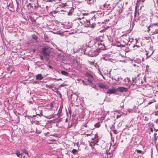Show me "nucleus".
I'll return each mask as SVG.
<instances>
[{"mask_svg":"<svg viewBox=\"0 0 158 158\" xmlns=\"http://www.w3.org/2000/svg\"><path fill=\"white\" fill-rule=\"evenodd\" d=\"M43 78L42 75L41 74H39L36 76V80L40 81Z\"/></svg>","mask_w":158,"mask_h":158,"instance_id":"6e6552de","label":"nucleus"},{"mask_svg":"<svg viewBox=\"0 0 158 158\" xmlns=\"http://www.w3.org/2000/svg\"><path fill=\"white\" fill-rule=\"evenodd\" d=\"M47 106H49L50 107V109H51V110L52 109V108L53 107V104L52 103H51L49 105H48Z\"/></svg>","mask_w":158,"mask_h":158,"instance_id":"6ab92c4d","label":"nucleus"},{"mask_svg":"<svg viewBox=\"0 0 158 158\" xmlns=\"http://www.w3.org/2000/svg\"><path fill=\"white\" fill-rule=\"evenodd\" d=\"M110 5V4H108V5H107L106 4H105L103 5V6L104 7H107V8L108 6L107 7V6H109Z\"/></svg>","mask_w":158,"mask_h":158,"instance_id":"a878e982","label":"nucleus"},{"mask_svg":"<svg viewBox=\"0 0 158 158\" xmlns=\"http://www.w3.org/2000/svg\"><path fill=\"white\" fill-rule=\"evenodd\" d=\"M55 141H56V140L55 139H52V140H51V141H52L53 142Z\"/></svg>","mask_w":158,"mask_h":158,"instance_id":"79ce46f5","label":"nucleus"},{"mask_svg":"<svg viewBox=\"0 0 158 158\" xmlns=\"http://www.w3.org/2000/svg\"><path fill=\"white\" fill-rule=\"evenodd\" d=\"M152 102H149L148 103V105H150V104H152Z\"/></svg>","mask_w":158,"mask_h":158,"instance_id":"ea45409f","label":"nucleus"},{"mask_svg":"<svg viewBox=\"0 0 158 158\" xmlns=\"http://www.w3.org/2000/svg\"><path fill=\"white\" fill-rule=\"evenodd\" d=\"M58 12V11L56 10L53 11L52 12H51L50 13V14H56Z\"/></svg>","mask_w":158,"mask_h":158,"instance_id":"5701e85b","label":"nucleus"},{"mask_svg":"<svg viewBox=\"0 0 158 158\" xmlns=\"http://www.w3.org/2000/svg\"><path fill=\"white\" fill-rule=\"evenodd\" d=\"M96 1V0L94 1V0H88L87 2L89 4L94 5V4Z\"/></svg>","mask_w":158,"mask_h":158,"instance_id":"9b49d317","label":"nucleus"},{"mask_svg":"<svg viewBox=\"0 0 158 158\" xmlns=\"http://www.w3.org/2000/svg\"><path fill=\"white\" fill-rule=\"evenodd\" d=\"M22 151H23V152H24L27 155H28V157H29V158H30V156H29V154L28 153V152L26 150V149H23L22 150Z\"/></svg>","mask_w":158,"mask_h":158,"instance_id":"f3484780","label":"nucleus"},{"mask_svg":"<svg viewBox=\"0 0 158 158\" xmlns=\"http://www.w3.org/2000/svg\"><path fill=\"white\" fill-rule=\"evenodd\" d=\"M155 13L158 15V7H156L154 11Z\"/></svg>","mask_w":158,"mask_h":158,"instance_id":"412c9836","label":"nucleus"},{"mask_svg":"<svg viewBox=\"0 0 158 158\" xmlns=\"http://www.w3.org/2000/svg\"><path fill=\"white\" fill-rule=\"evenodd\" d=\"M73 65L75 67H77L78 65V63L77 61L74 60L73 61Z\"/></svg>","mask_w":158,"mask_h":158,"instance_id":"f8f14e48","label":"nucleus"},{"mask_svg":"<svg viewBox=\"0 0 158 158\" xmlns=\"http://www.w3.org/2000/svg\"><path fill=\"white\" fill-rule=\"evenodd\" d=\"M150 131L152 132H153V129L152 128H151L150 129Z\"/></svg>","mask_w":158,"mask_h":158,"instance_id":"f704fd0d","label":"nucleus"},{"mask_svg":"<svg viewBox=\"0 0 158 158\" xmlns=\"http://www.w3.org/2000/svg\"><path fill=\"white\" fill-rule=\"evenodd\" d=\"M60 6L61 8H64L65 6H67V4L66 3H62L60 5Z\"/></svg>","mask_w":158,"mask_h":158,"instance_id":"a211bd4d","label":"nucleus"},{"mask_svg":"<svg viewBox=\"0 0 158 158\" xmlns=\"http://www.w3.org/2000/svg\"><path fill=\"white\" fill-rule=\"evenodd\" d=\"M134 47H136L137 48H135V49L137 50L138 52H141L142 50V48L141 46H138L135 45L134 46Z\"/></svg>","mask_w":158,"mask_h":158,"instance_id":"1a4fd4ad","label":"nucleus"},{"mask_svg":"<svg viewBox=\"0 0 158 158\" xmlns=\"http://www.w3.org/2000/svg\"><path fill=\"white\" fill-rule=\"evenodd\" d=\"M52 49L47 46H45L42 49L41 52L44 56H47L50 54Z\"/></svg>","mask_w":158,"mask_h":158,"instance_id":"f257e3e1","label":"nucleus"},{"mask_svg":"<svg viewBox=\"0 0 158 158\" xmlns=\"http://www.w3.org/2000/svg\"><path fill=\"white\" fill-rule=\"evenodd\" d=\"M157 87L158 88V85H157Z\"/></svg>","mask_w":158,"mask_h":158,"instance_id":"3c124183","label":"nucleus"},{"mask_svg":"<svg viewBox=\"0 0 158 158\" xmlns=\"http://www.w3.org/2000/svg\"><path fill=\"white\" fill-rule=\"evenodd\" d=\"M138 4H136V5L135 7V13H134V19H135V18L136 16V11H137V5Z\"/></svg>","mask_w":158,"mask_h":158,"instance_id":"4468645a","label":"nucleus"},{"mask_svg":"<svg viewBox=\"0 0 158 158\" xmlns=\"http://www.w3.org/2000/svg\"><path fill=\"white\" fill-rule=\"evenodd\" d=\"M154 131L156 132H157V131H158V129H154Z\"/></svg>","mask_w":158,"mask_h":158,"instance_id":"e433bc0d","label":"nucleus"},{"mask_svg":"<svg viewBox=\"0 0 158 158\" xmlns=\"http://www.w3.org/2000/svg\"><path fill=\"white\" fill-rule=\"evenodd\" d=\"M86 75L88 78L87 79L88 82L90 84H92V81L94 79V78L92 75L88 73H86Z\"/></svg>","mask_w":158,"mask_h":158,"instance_id":"7ed1b4c3","label":"nucleus"},{"mask_svg":"<svg viewBox=\"0 0 158 158\" xmlns=\"http://www.w3.org/2000/svg\"><path fill=\"white\" fill-rule=\"evenodd\" d=\"M27 6H30V7L33 8H36L38 7V6H35L34 4L31 3H29L27 5Z\"/></svg>","mask_w":158,"mask_h":158,"instance_id":"9d476101","label":"nucleus"},{"mask_svg":"<svg viewBox=\"0 0 158 158\" xmlns=\"http://www.w3.org/2000/svg\"><path fill=\"white\" fill-rule=\"evenodd\" d=\"M35 49H34V50H33L34 52H35Z\"/></svg>","mask_w":158,"mask_h":158,"instance_id":"603ef678","label":"nucleus"},{"mask_svg":"<svg viewBox=\"0 0 158 158\" xmlns=\"http://www.w3.org/2000/svg\"><path fill=\"white\" fill-rule=\"evenodd\" d=\"M48 6H46V7H47V8H48Z\"/></svg>","mask_w":158,"mask_h":158,"instance_id":"6e6d98bb","label":"nucleus"},{"mask_svg":"<svg viewBox=\"0 0 158 158\" xmlns=\"http://www.w3.org/2000/svg\"><path fill=\"white\" fill-rule=\"evenodd\" d=\"M136 151L138 153L141 154H144V152L142 151L141 150L136 149Z\"/></svg>","mask_w":158,"mask_h":158,"instance_id":"aec40b11","label":"nucleus"},{"mask_svg":"<svg viewBox=\"0 0 158 158\" xmlns=\"http://www.w3.org/2000/svg\"><path fill=\"white\" fill-rule=\"evenodd\" d=\"M32 38L33 39H37V37L36 36H35L34 37H32Z\"/></svg>","mask_w":158,"mask_h":158,"instance_id":"72a5a7b5","label":"nucleus"},{"mask_svg":"<svg viewBox=\"0 0 158 158\" xmlns=\"http://www.w3.org/2000/svg\"><path fill=\"white\" fill-rule=\"evenodd\" d=\"M156 3L157 5V7H158V0H156Z\"/></svg>","mask_w":158,"mask_h":158,"instance_id":"58836bf2","label":"nucleus"},{"mask_svg":"<svg viewBox=\"0 0 158 158\" xmlns=\"http://www.w3.org/2000/svg\"><path fill=\"white\" fill-rule=\"evenodd\" d=\"M34 116H35L34 115H33V117H34Z\"/></svg>","mask_w":158,"mask_h":158,"instance_id":"5fc2aeb1","label":"nucleus"},{"mask_svg":"<svg viewBox=\"0 0 158 158\" xmlns=\"http://www.w3.org/2000/svg\"><path fill=\"white\" fill-rule=\"evenodd\" d=\"M113 131L114 134H117V131L116 130H114Z\"/></svg>","mask_w":158,"mask_h":158,"instance_id":"cd10ccee","label":"nucleus"},{"mask_svg":"<svg viewBox=\"0 0 158 158\" xmlns=\"http://www.w3.org/2000/svg\"><path fill=\"white\" fill-rule=\"evenodd\" d=\"M154 135L155 137H156V135H157V134L156 133H154Z\"/></svg>","mask_w":158,"mask_h":158,"instance_id":"4c0bfd02","label":"nucleus"},{"mask_svg":"<svg viewBox=\"0 0 158 158\" xmlns=\"http://www.w3.org/2000/svg\"><path fill=\"white\" fill-rule=\"evenodd\" d=\"M88 122H87V123L85 124L84 125H83V127H88V126H87V124L88 123Z\"/></svg>","mask_w":158,"mask_h":158,"instance_id":"393cba45","label":"nucleus"},{"mask_svg":"<svg viewBox=\"0 0 158 158\" xmlns=\"http://www.w3.org/2000/svg\"><path fill=\"white\" fill-rule=\"evenodd\" d=\"M61 73L62 75L66 76H67L69 75V73L64 71L62 70L61 71Z\"/></svg>","mask_w":158,"mask_h":158,"instance_id":"ddd939ff","label":"nucleus"},{"mask_svg":"<svg viewBox=\"0 0 158 158\" xmlns=\"http://www.w3.org/2000/svg\"><path fill=\"white\" fill-rule=\"evenodd\" d=\"M61 111H62V109H59V111H60V112H61Z\"/></svg>","mask_w":158,"mask_h":158,"instance_id":"37998d69","label":"nucleus"},{"mask_svg":"<svg viewBox=\"0 0 158 158\" xmlns=\"http://www.w3.org/2000/svg\"><path fill=\"white\" fill-rule=\"evenodd\" d=\"M15 154L19 157L21 155V154L19 152L18 150H16L15 151Z\"/></svg>","mask_w":158,"mask_h":158,"instance_id":"2eb2a0df","label":"nucleus"},{"mask_svg":"<svg viewBox=\"0 0 158 158\" xmlns=\"http://www.w3.org/2000/svg\"><path fill=\"white\" fill-rule=\"evenodd\" d=\"M151 55H148V56H150Z\"/></svg>","mask_w":158,"mask_h":158,"instance_id":"864d4df0","label":"nucleus"},{"mask_svg":"<svg viewBox=\"0 0 158 158\" xmlns=\"http://www.w3.org/2000/svg\"><path fill=\"white\" fill-rule=\"evenodd\" d=\"M121 116V115H118L117 116V117H116L117 118H119Z\"/></svg>","mask_w":158,"mask_h":158,"instance_id":"c756f323","label":"nucleus"},{"mask_svg":"<svg viewBox=\"0 0 158 158\" xmlns=\"http://www.w3.org/2000/svg\"><path fill=\"white\" fill-rule=\"evenodd\" d=\"M89 146H91V147H92V144L91 143H90V144H89Z\"/></svg>","mask_w":158,"mask_h":158,"instance_id":"de8ad7c7","label":"nucleus"},{"mask_svg":"<svg viewBox=\"0 0 158 158\" xmlns=\"http://www.w3.org/2000/svg\"><path fill=\"white\" fill-rule=\"evenodd\" d=\"M151 27L154 31V33L155 34L158 33V23H153L148 27V32L150 30V27Z\"/></svg>","mask_w":158,"mask_h":158,"instance_id":"f03ea898","label":"nucleus"},{"mask_svg":"<svg viewBox=\"0 0 158 158\" xmlns=\"http://www.w3.org/2000/svg\"><path fill=\"white\" fill-rule=\"evenodd\" d=\"M36 114H37V115L39 116H40V115H42V111H41L40 113V114L37 113V112H36Z\"/></svg>","mask_w":158,"mask_h":158,"instance_id":"bb28decb","label":"nucleus"},{"mask_svg":"<svg viewBox=\"0 0 158 158\" xmlns=\"http://www.w3.org/2000/svg\"><path fill=\"white\" fill-rule=\"evenodd\" d=\"M48 143V144H51V143H51V142Z\"/></svg>","mask_w":158,"mask_h":158,"instance_id":"8fccbe9b","label":"nucleus"},{"mask_svg":"<svg viewBox=\"0 0 158 158\" xmlns=\"http://www.w3.org/2000/svg\"><path fill=\"white\" fill-rule=\"evenodd\" d=\"M92 147V149H93L94 148V147Z\"/></svg>","mask_w":158,"mask_h":158,"instance_id":"09e8293b","label":"nucleus"},{"mask_svg":"<svg viewBox=\"0 0 158 158\" xmlns=\"http://www.w3.org/2000/svg\"><path fill=\"white\" fill-rule=\"evenodd\" d=\"M138 15H139V13L138 12Z\"/></svg>","mask_w":158,"mask_h":158,"instance_id":"13d9d810","label":"nucleus"},{"mask_svg":"<svg viewBox=\"0 0 158 158\" xmlns=\"http://www.w3.org/2000/svg\"><path fill=\"white\" fill-rule=\"evenodd\" d=\"M23 157H24V158L25 157V156H24Z\"/></svg>","mask_w":158,"mask_h":158,"instance_id":"4d7b16f0","label":"nucleus"},{"mask_svg":"<svg viewBox=\"0 0 158 158\" xmlns=\"http://www.w3.org/2000/svg\"><path fill=\"white\" fill-rule=\"evenodd\" d=\"M48 67L51 69H53V67L51 65H49Z\"/></svg>","mask_w":158,"mask_h":158,"instance_id":"2f4dec72","label":"nucleus"},{"mask_svg":"<svg viewBox=\"0 0 158 158\" xmlns=\"http://www.w3.org/2000/svg\"><path fill=\"white\" fill-rule=\"evenodd\" d=\"M54 0H48V1L49 2H52V1H53Z\"/></svg>","mask_w":158,"mask_h":158,"instance_id":"a18cd8bd","label":"nucleus"},{"mask_svg":"<svg viewBox=\"0 0 158 158\" xmlns=\"http://www.w3.org/2000/svg\"><path fill=\"white\" fill-rule=\"evenodd\" d=\"M100 123L98 122L95 124L94 127L95 128H99L100 127Z\"/></svg>","mask_w":158,"mask_h":158,"instance_id":"dca6fc26","label":"nucleus"},{"mask_svg":"<svg viewBox=\"0 0 158 158\" xmlns=\"http://www.w3.org/2000/svg\"><path fill=\"white\" fill-rule=\"evenodd\" d=\"M55 80H56L57 81H60V80H62L61 78H59V79H56L55 78L54 79Z\"/></svg>","mask_w":158,"mask_h":158,"instance_id":"c85d7f7f","label":"nucleus"},{"mask_svg":"<svg viewBox=\"0 0 158 158\" xmlns=\"http://www.w3.org/2000/svg\"><path fill=\"white\" fill-rule=\"evenodd\" d=\"M86 21L84 22L86 23V26L90 27H94V24L93 23L91 24L90 21L86 19Z\"/></svg>","mask_w":158,"mask_h":158,"instance_id":"423d86ee","label":"nucleus"},{"mask_svg":"<svg viewBox=\"0 0 158 158\" xmlns=\"http://www.w3.org/2000/svg\"><path fill=\"white\" fill-rule=\"evenodd\" d=\"M60 114H58H58H57V115H58V116H61V115H60Z\"/></svg>","mask_w":158,"mask_h":158,"instance_id":"a19ab883","label":"nucleus"},{"mask_svg":"<svg viewBox=\"0 0 158 158\" xmlns=\"http://www.w3.org/2000/svg\"><path fill=\"white\" fill-rule=\"evenodd\" d=\"M116 90L114 87H113L112 88L109 89L107 92V94H112L115 93Z\"/></svg>","mask_w":158,"mask_h":158,"instance_id":"20e7f679","label":"nucleus"},{"mask_svg":"<svg viewBox=\"0 0 158 158\" xmlns=\"http://www.w3.org/2000/svg\"><path fill=\"white\" fill-rule=\"evenodd\" d=\"M77 152V150L74 149L72 150V153L73 154H75Z\"/></svg>","mask_w":158,"mask_h":158,"instance_id":"4be33fe9","label":"nucleus"},{"mask_svg":"<svg viewBox=\"0 0 158 158\" xmlns=\"http://www.w3.org/2000/svg\"><path fill=\"white\" fill-rule=\"evenodd\" d=\"M145 1V0H137V4H138L140 1L142 2H144Z\"/></svg>","mask_w":158,"mask_h":158,"instance_id":"b1692460","label":"nucleus"},{"mask_svg":"<svg viewBox=\"0 0 158 158\" xmlns=\"http://www.w3.org/2000/svg\"><path fill=\"white\" fill-rule=\"evenodd\" d=\"M87 136H90L91 135L90 134H87L86 135Z\"/></svg>","mask_w":158,"mask_h":158,"instance_id":"c03bdc74","label":"nucleus"},{"mask_svg":"<svg viewBox=\"0 0 158 158\" xmlns=\"http://www.w3.org/2000/svg\"><path fill=\"white\" fill-rule=\"evenodd\" d=\"M40 59L42 60H43V58L42 56H40Z\"/></svg>","mask_w":158,"mask_h":158,"instance_id":"c9c22d12","label":"nucleus"},{"mask_svg":"<svg viewBox=\"0 0 158 158\" xmlns=\"http://www.w3.org/2000/svg\"><path fill=\"white\" fill-rule=\"evenodd\" d=\"M157 139V137H155L154 141H156V140Z\"/></svg>","mask_w":158,"mask_h":158,"instance_id":"473e14b6","label":"nucleus"},{"mask_svg":"<svg viewBox=\"0 0 158 158\" xmlns=\"http://www.w3.org/2000/svg\"><path fill=\"white\" fill-rule=\"evenodd\" d=\"M46 87H49V85H46Z\"/></svg>","mask_w":158,"mask_h":158,"instance_id":"49530a36","label":"nucleus"},{"mask_svg":"<svg viewBox=\"0 0 158 158\" xmlns=\"http://www.w3.org/2000/svg\"><path fill=\"white\" fill-rule=\"evenodd\" d=\"M117 90L121 92H126L128 89L126 88L119 87L117 89Z\"/></svg>","mask_w":158,"mask_h":158,"instance_id":"0eeeda50","label":"nucleus"},{"mask_svg":"<svg viewBox=\"0 0 158 158\" xmlns=\"http://www.w3.org/2000/svg\"><path fill=\"white\" fill-rule=\"evenodd\" d=\"M98 87L102 89H108V87L107 85H106L102 83H99L98 84Z\"/></svg>","mask_w":158,"mask_h":158,"instance_id":"39448f33","label":"nucleus"},{"mask_svg":"<svg viewBox=\"0 0 158 158\" xmlns=\"http://www.w3.org/2000/svg\"><path fill=\"white\" fill-rule=\"evenodd\" d=\"M98 137V135L97 134H95L94 136V139L97 138Z\"/></svg>","mask_w":158,"mask_h":158,"instance_id":"7c9ffc66","label":"nucleus"}]
</instances>
